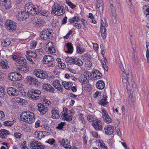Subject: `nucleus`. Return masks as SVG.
Segmentation results:
<instances>
[{
  "instance_id": "338daca9",
  "label": "nucleus",
  "mask_w": 149,
  "mask_h": 149,
  "mask_svg": "<svg viewBox=\"0 0 149 149\" xmlns=\"http://www.w3.org/2000/svg\"><path fill=\"white\" fill-rule=\"evenodd\" d=\"M58 67L61 69H64L66 67L65 65L62 62L58 63Z\"/></svg>"
},
{
  "instance_id": "c03bdc74",
  "label": "nucleus",
  "mask_w": 149,
  "mask_h": 149,
  "mask_svg": "<svg viewBox=\"0 0 149 149\" xmlns=\"http://www.w3.org/2000/svg\"><path fill=\"white\" fill-rule=\"evenodd\" d=\"M107 98L106 96H103V98L99 101V103L104 106H105L107 104Z\"/></svg>"
},
{
  "instance_id": "4c0bfd02",
  "label": "nucleus",
  "mask_w": 149,
  "mask_h": 149,
  "mask_svg": "<svg viewBox=\"0 0 149 149\" xmlns=\"http://www.w3.org/2000/svg\"><path fill=\"white\" fill-rule=\"evenodd\" d=\"M144 13L146 15L147 19L149 20V6L145 5L143 7Z\"/></svg>"
},
{
  "instance_id": "4be33fe9",
  "label": "nucleus",
  "mask_w": 149,
  "mask_h": 149,
  "mask_svg": "<svg viewBox=\"0 0 149 149\" xmlns=\"http://www.w3.org/2000/svg\"><path fill=\"white\" fill-rule=\"evenodd\" d=\"M54 61L53 57L50 55H45L43 57L42 62L43 63L47 64L49 62H52Z\"/></svg>"
},
{
  "instance_id": "6ab92c4d",
  "label": "nucleus",
  "mask_w": 149,
  "mask_h": 149,
  "mask_svg": "<svg viewBox=\"0 0 149 149\" xmlns=\"http://www.w3.org/2000/svg\"><path fill=\"white\" fill-rule=\"evenodd\" d=\"M53 86L56 89L61 92H63V88L60 84V81L58 80H55L53 81L52 84Z\"/></svg>"
},
{
  "instance_id": "6e6552de",
  "label": "nucleus",
  "mask_w": 149,
  "mask_h": 149,
  "mask_svg": "<svg viewBox=\"0 0 149 149\" xmlns=\"http://www.w3.org/2000/svg\"><path fill=\"white\" fill-rule=\"evenodd\" d=\"M16 14L17 18L20 21H22L24 19H27L29 17L28 13L24 11H17Z\"/></svg>"
},
{
  "instance_id": "2eb2a0df",
  "label": "nucleus",
  "mask_w": 149,
  "mask_h": 149,
  "mask_svg": "<svg viewBox=\"0 0 149 149\" xmlns=\"http://www.w3.org/2000/svg\"><path fill=\"white\" fill-rule=\"evenodd\" d=\"M104 130L105 134L108 135L112 134L114 132V127L111 125L106 126L104 128Z\"/></svg>"
},
{
  "instance_id": "69168bd1",
  "label": "nucleus",
  "mask_w": 149,
  "mask_h": 149,
  "mask_svg": "<svg viewBox=\"0 0 149 149\" xmlns=\"http://www.w3.org/2000/svg\"><path fill=\"white\" fill-rule=\"evenodd\" d=\"M101 111V113L102 114V118L109 115L108 113L104 109H102Z\"/></svg>"
},
{
  "instance_id": "a18cd8bd",
  "label": "nucleus",
  "mask_w": 149,
  "mask_h": 149,
  "mask_svg": "<svg viewBox=\"0 0 149 149\" xmlns=\"http://www.w3.org/2000/svg\"><path fill=\"white\" fill-rule=\"evenodd\" d=\"M0 65L2 68L3 69H6L9 68L8 63L4 61H2L1 62Z\"/></svg>"
},
{
  "instance_id": "de8ad7c7",
  "label": "nucleus",
  "mask_w": 149,
  "mask_h": 149,
  "mask_svg": "<svg viewBox=\"0 0 149 149\" xmlns=\"http://www.w3.org/2000/svg\"><path fill=\"white\" fill-rule=\"evenodd\" d=\"M79 20V19L78 17L74 16L70 19V22L71 23H73L75 22H78Z\"/></svg>"
},
{
  "instance_id": "5701e85b",
  "label": "nucleus",
  "mask_w": 149,
  "mask_h": 149,
  "mask_svg": "<svg viewBox=\"0 0 149 149\" xmlns=\"http://www.w3.org/2000/svg\"><path fill=\"white\" fill-rule=\"evenodd\" d=\"M59 142L66 149H69L70 148V142L67 139H62L60 140Z\"/></svg>"
},
{
  "instance_id": "9b49d317",
  "label": "nucleus",
  "mask_w": 149,
  "mask_h": 149,
  "mask_svg": "<svg viewBox=\"0 0 149 149\" xmlns=\"http://www.w3.org/2000/svg\"><path fill=\"white\" fill-rule=\"evenodd\" d=\"M81 58L85 62L86 66V67L90 68L91 66L92 63L91 60V56L90 55L84 54L82 55Z\"/></svg>"
},
{
  "instance_id": "dca6fc26",
  "label": "nucleus",
  "mask_w": 149,
  "mask_h": 149,
  "mask_svg": "<svg viewBox=\"0 0 149 149\" xmlns=\"http://www.w3.org/2000/svg\"><path fill=\"white\" fill-rule=\"evenodd\" d=\"M38 111L42 114H45L47 111V107L41 103L38 104Z\"/></svg>"
},
{
  "instance_id": "cd10ccee",
  "label": "nucleus",
  "mask_w": 149,
  "mask_h": 149,
  "mask_svg": "<svg viewBox=\"0 0 149 149\" xmlns=\"http://www.w3.org/2000/svg\"><path fill=\"white\" fill-rule=\"evenodd\" d=\"M72 63L79 66H81L83 65L82 61L79 58L77 57L73 58L72 60Z\"/></svg>"
},
{
  "instance_id": "052dcab7",
  "label": "nucleus",
  "mask_w": 149,
  "mask_h": 149,
  "mask_svg": "<svg viewBox=\"0 0 149 149\" xmlns=\"http://www.w3.org/2000/svg\"><path fill=\"white\" fill-rule=\"evenodd\" d=\"M111 17L113 19L114 18V19H116V11L114 9H112L111 10Z\"/></svg>"
},
{
  "instance_id": "39448f33",
  "label": "nucleus",
  "mask_w": 149,
  "mask_h": 149,
  "mask_svg": "<svg viewBox=\"0 0 149 149\" xmlns=\"http://www.w3.org/2000/svg\"><path fill=\"white\" fill-rule=\"evenodd\" d=\"M61 114V117L64 120L68 121H70L72 120V116L71 111L67 108L65 107L64 108Z\"/></svg>"
},
{
  "instance_id": "774afa93",
  "label": "nucleus",
  "mask_w": 149,
  "mask_h": 149,
  "mask_svg": "<svg viewBox=\"0 0 149 149\" xmlns=\"http://www.w3.org/2000/svg\"><path fill=\"white\" fill-rule=\"evenodd\" d=\"M14 136L16 138L19 139L21 138L22 134L20 133L16 132L14 133Z\"/></svg>"
},
{
  "instance_id": "a211bd4d",
  "label": "nucleus",
  "mask_w": 149,
  "mask_h": 149,
  "mask_svg": "<svg viewBox=\"0 0 149 149\" xmlns=\"http://www.w3.org/2000/svg\"><path fill=\"white\" fill-rule=\"evenodd\" d=\"M46 132L45 131H36L34 134V136L37 139H40L45 136V135L46 134Z\"/></svg>"
},
{
  "instance_id": "09e8293b",
  "label": "nucleus",
  "mask_w": 149,
  "mask_h": 149,
  "mask_svg": "<svg viewBox=\"0 0 149 149\" xmlns=\"http://www.w3.org/2000/svg\"><path fill=\"white\" fill-rule=\"evenodd\" d=\"M103 119L104 121L107 123L109 124L111 122V118L110 117L109 115L103 117Z\"/></svg>"
},
{
  "instance_id": "680f3d73",
  "label": "nucleus",
  "mask_w": 149,
  "mask_h": 149,
  "mask_svg": "<svg viewBox=\"0 0 149 149\" xmlns=\"http://www.w3.org/2000/svg\"><path fill=\"white\" fill-rule=\"evenodd\" d=\"M87 120L90 122H92L94 121V118H93V116L91 114H89L87 117Z\"/></svg>"
},
{
  "instance_id": "aec40b11",
  "label": "nucleus",
  "mask_w": 149,
  "mask_h": 149,
  "mask_svg": "<svg viewBox=\"0 0 149 149\" xmlns=\"http://www.w3.org/2000/svg\"><path fill=\"white\" fill-rule=\"evenodd\" d=\"M92 125L97 130H101L102 129V123L99 120H97L93 121Z\"/></svg>"
},
{
  "instance_id": "412c9836",
  "label": "nucleus",
  "mask_w": 149,
  "mask_h": 149,
  "mask_svg": "<svg viewBox=\"0 0 149 149\" xmlns=\"http://www.w3.org/2000/svg\"><path fill=\"white\" fill-rule=\"evenodd\" d=\"M34 6L31 3H29L27 4L25 6V12L28 13V15L30 13L33 14V10Z\"/></svg>"
},
{
  "instance_id": "f3484780",
  "label": "nucleus",
  "mask_w": 149,
  "mask_h": 149,
  "mask_svg": "<svg viewBox=\"0 0 149 149\" xmlns=\"http://www.w3.org/2000/svg\"><path fill=\"white\" fill-rule=\"evenodd\" d=\"M105 24L103 22H102L100 26V32L102 36L103 39H105L107 33L105 25L107 26V24Z\"/></svg>"
},
{
  "instance_id": "20e7f679",
  "label": "nucleus",
  "mask_w": 149,
  "mask_h": 149,
  "mask_svg": "<svg viewBox=\"0 0 149 149\" xmlns=\"http://www.w3.org/2000/svg\"><path fill=\"white\" fill-rule=\"evenodd\" d=\"M40 91L38 90L32 89L28 91L27 95L31 99L37 100L40 98Z\"/></svg>"
},
{
  "instance_id": "393cba45",
  "label": "nucleus",
  "mask_w": 149,
  "mask_h": 149,
  "mask_svg": "<svg viewBox=\"0 0 149 149\" xmlns=\"http://www.w3.org/2000/svg\"><path fill=\"white\" fill-rule=\"evenodd\" d=\"M10 134V132L5 129L0 130V138L6 139Z\"/></svg>"
},
{
  "instance_id": "f257e3e1",
  "label": "nucleus",
  "mask_w": 149,
  "mask_h": 149,
  "mask_svg": "<svg viewBox=\"0 0 149 149\" xmlns=\"http://www.w3.org/2000/svg\"><path fill=\"white\" fill-rule=\"evenodd\" d=\"M120 68L121 71L123 72L122 74V79L123 83L126 86L127 89L130 90L132 88L134 84V81L131 74H127L124 72V69L122 63L120 62L119 63Z\"/></svg>"
},
{
  "instance_id": "e2e57ef3",
  "label": "nucleus",
  "mask_w": 149,
  "mask_h": 149,
  "mask_svg": "<svg viewBox=\"0 0 149 149\" xmlns=\"http://www.w3.org/2000/svg\"><path fill=\"white\" fill-rule=\"evenodd\" d=\"M21 147L22 149H27L28 148L27 146L26 142L25 141L21 144Z\"/></svg>"
},
{
  "instance_id": "7ed1b4c3",
  "label": "nucleus",
  "mask_w": 149,
  "mask_h": 149,
  "mask_svg": "<svg viewBox=\"0 0 149 149\" xmlns=\"http://www.w3.org/2000/svg\"><path fill=\"white\" fill-rule=\"evenodd\" d=\"M65 12L64 7L59 4H55L52 8V13L57 16H60Z\"/></svg>"
},
{
  "instance_id": "a19ab883",
  "label": "nucleus",
  "mask_w": 149,
  "mask_h": 149,
  "mask_svg": "<svg viewBox=\"0 0 149 149\" xmlns=\"http://www.w3.org/2000/svg\"><path fill=\"white\" fill-rule=\"evenodd\" d=\"M19 70L21 72H27L29 71V68L26 65H21L19 68Z\"/></svg>"
},
{
  "instance_id": "4d7b16f0",
  "label": "nucleus",
  "mask_w": 149,
  "mask_h": 149,
  "mask_svg": "<svg viewBox=\"0 0 149 149\" xmlns=\"http://www.w3.org/2000/svg\"><path fill=\"white\" fill-rule=\"evenodd\" d=\"M78 117L83 123H85V120L84 118V115L81 113H79L77 115Z\"/></svg>"
},
{
  "instance_id": "3c124183",
  "label": "nucleus",
  "mask_w": 149,
  "mask_h": 149,
  "mask_svg": "<svg viewBox=\"0 0 149 149\" xmlns=\"http://www.w3.org/2000/svg\"><path fill=\"white\" fill-rule=\"evenodd\" d=\"M14 122V121H6L4 122V125L7 126H11L13 125Z\"/></svg>"
},
{
  "instance_id": "603ef678",
  "label": "nucleus",
  "mask_w": 149,
  "mask_h": 149,
  "mask_svg": "<svg viewBox=\"0 0 149 149\" xmlns=\"http://www.w3.org/2000/svg\"><path fill=\"white\" fill-rule=\"evenodd\" d=\"M37 42L36 40H33L30 44V47L31 49H34L36 48L37 45Z\"/></svg>"
},
{
  "instance_id": "4468645a",
  "label": "nucleus",
  "mask_w": 149,
  "mask_h": 149,
  "mask_svg": "<svg viewBox=\"0 0 149 149\" xmlns=\"http://www.w3.org/2000/svg\"><path fill=\"white\" fill-rule=\"evenodd\" d=\"M45 51L50 53H54L55 50L53 47L52 42H49L46 45Z\"/></svg>"
},
{
  "instance_id": "13d9d810",
  "label": "nucleus",
  "mask_w": 149,
  "mask_h": 149,
  "mask_svg": "<svg viewBox=\"0 0 149 149\" xmlns=\"http://www.w3.org/2000/svg\"><path fill=\"white\" fill-rule=\"evenodd\" d=\"M40 14L42 15L45 16L46 17H48L50 16V13L49 12L46 11H42L40 13Z\"/></svg>"
},
{
  "instance_id": "37998d69",
  "label": "nucleus",
  "mask_w": 149,
  "mask_h": 149,
  "mask_svg": "<svg viewBox=\"0 0 149 149\" xmlns=\"http://www.w3.org/2000/svg\"><path fill=\"white\" fill-rule=\"evenodd\" d=\"M17 62L22 64H26V59L24 57L21 56L18 57Z\"/></svg>"
},
{
  "instance_id": "c756f323",
  "label": "nucleus",
  "mask_w": 149,
  "mask_h": 149,
  "mask_svg": "<svg viewBox=\"0 0 149 149\" xmlns=\"http://www.w3.org/2000/svg\"><path fill=\"white\" fill-rule=\"evenodd\" d=\"M62 84L65 88L68 90L72 87V84L70 81H63L62 82Z\"/></svg>"
},
{
  "instance_id": "7c9ffc66",
  "label": "nucleus",
  "mask_w": 149,
  "mask_h": 149,
  "mask_svg": "<svg viewBox=\"0 0 149 149\" xmlns=\"http://www.w3.org/2000/svg\"><path fill=\"white\" fill-rule=\"evenodd\" d=\"M97 143L99 146V149H108L107 147L105 145L103 141L98 140L97 141Z\"/></svg>"
},
{
  "instance_id": "79ce46f5",
  "label": "nucleus",
  "mask_w": 149,
  "mask_h": 149,
  "mask_svg": "<svg viewBox=\"0 0 149 149\" xmlns=\"http://www.w3.org/2000/svg\"><path fill=\"white\" fill-rule=\"evenodd\" d=\"M76 48L77 52L79 54H81L85 52L84 49L79 44L77 45Z\"/></svg>"
},
{
  "instance_id": "b1692460",
  "label": "nucleus",
  "mask_w": 149,
  "mask_h": 149,
  "mask_svg": "<svg viewBox=\"0 0 149 149\" xmlns=\"http://www.w3.org/2000/svg\"><path fill=\"white\" fill-rule=\"evenodd\" d=\"M43 88L45 91L50 92L53 93L54 91V89L53 87L51 85L48 83H45L44 84L42 85Z\"/></svg>"
},
{
  "instance_id": "f704fd0d",
  "label": "nucleus",
  "mask_w": 149,
  "mask_h": 149,
  "mask_svg": "<svg viewBox=\"0 0 149 149\" xmlns=\"http://www.w3.org/2000/svg\"><path fill=\"white\" fill-rule=\"evenodd\" d=\"M44 32L45 33L46 36H48V37L49 39H51L52 37V30L50 29H47V30H43Z\"/></svg>"
},
{
  "instance_id": "a878e982",
  "label": "nucleus",
  "mask_w": 149,
  "mask_h": 149,
  "mask_svg": "<svg viewBox=\"0 0 149 149\" xmlns=\"http://www.w3.org/2000/svg\"><path fill=\"white\" fill-rule=\"evenodd\" d=\"M88 76L87 72H84L83 74L81 75L79 80V81L82 84H86L88 81L87 78Z\"/></svg>"
},
{
  "instance_id": "ddd939ff",
  "label": "nucleus",
  "mask_w": 149,
  "mask_h": 149,
  "mask_svg": "<svg viewBox=\"0 0 149 149\" xmlns=\"http://www.w3.org/2000/svg\"><path fill=\"white\" fill-rule=\"evenodd\" d=\"M26 79L31 84L37 86H40L41 84L40 82L36 78L31 76H27Z\"/></svg>"
},
{
  "instance_id": "9d476101",
  "label": "nucleus",
  "mask_w": 149,
  "mask_h": 149,
  "mask_svg": "<svg viewBox=\"0 0 149 149\" xmlns=\"http://www.w3.org/2000/svg\"><path fill=\"white\" fill-rule=\"evenodd\" d=\"M31 148L33 149H44L45 146L42 144L36 141H33L30 144Z\"/></svg>"
},
{
  "instance_id": "bb28decb",
  "label": "nucleus",
  "mask_w": 149,
  "mask_h": 149,
  "mask_svg": "<svg viewBox=\"0 0 149 149\" xmlns=\"http://www.w3.org/2000/svg\"><path fill=\"white\" fill-rule=\"evenodd\" d=\"M40 51L39 49H36L35 52L31 51H28L26 52V54L29 56L33 58H35L37 56V53Z\"/></svg>"
},
{
  "instance_id": "58836bf2",
  "label": "nucleus",
  "mask_w": 149,
  "mask_h": 149,
  "mask_svg": "<svg viewBox=\"0 0 149 149\" xmlns=\"http://www.w3.org/2000/svg\"><path fill=\"white\" fill-rule=\"evenodd\" d=\"M144 13L146 15L147 19L149 20V6L145 5L143 7Z\"/></svg>"
},
{
  "instance_id": "0e129e2a",
  "label": "nucleus",
  "mask_w": 149,
  "mask_h": 149,
  "mask_svg": "<svg viewBox=\"0 0 149 149\" xmlns=\"http://www.w3.org/2000/svg\"><path fill=\"white\" fill-rule=\"evenodd\" d=\"M41 10H40V8L38 9L36 8V7L33 8V14H38L39 13H40V12Z\"/></svg>"
},
{
  "instance_id": "c9c22d12",
  "label": "nucleus",
  "mask_w": 149,
  "mask_h": 149,
  "mask_svg": "<svg viewBox=\"0 0 149 149\" xmlns=\"http://www.w3.org/2000/svg\"><path fill=\"white\" fill-rule=\"evenodd\" d=\"M66 46L68 50L65 51V52L72 53L73 52V48L71 43H67L66 44Z\"/></svg>"
},
{
  "instance_id": "8fccbe9b",
  "label": "nucleus",
  "mask_w": 149,
  "mask_h": 149,
  "mask_svg": "<svg viewBox=\"0 0 149 149\" xmlns=\"http://www.w3.org/2000/svg\"><path fill=\"white\" fill-rule=\"evenodd\" d=\"M48 37L47 36H46L45 33L43 31L41 32V37L42 39L45 40H48L49 39Z\"/></svg>"
},
{
  "instance_id": "423d86ee",
  "label": "nucleus",
  "mask_w": 149,
  "mask_h": 149,
  "mask_svg": "<svg viewBox=\"0 0 149 149\" xmlns=\"http://www.w3.org/2000/svg\"><path fill=\"white\" fill-rule=\"evenodd\" d=\"M5 25L7 26L8 30L10 32L15 30L17 27V23L10 20H7L5 23Z\"/></svg>"
},
{
  "instance_id": "f03ea898",
  "label": "nucleus",
  "mask_w": 149,
  "mask_h": 149,
  "mask_svg": "<svg viewBox=\"0 0 149 149\" xmlns=\"http://www.w3.org/2000/svg\"><path fill=\"white\" fill-rule=\"evenodd\" d=\"M21 120L29 124L33 123L35 120L34 114L29 111H26L22 112L21 114Z\"/></svg>"
},
{
  "instance_id": "ea45409f",
  "label": "nucleus",
  "mask_w": 149,
  "mask_h": 149,
  "mask_svg": "<svg viewBox=\"0 0 149 149\" xmlns=\"http://www.w3.org/2000/svg\"><path fill=\"white\" fill-rule=\"evenodd\" d=\"M144 13L146 15L147 19L149 20V6L145 5L143 7Z\"/></svg>"
},
{
  "instance_id": "72a5a7b5",
  "label": "nucleus",
  "mask_w": 149,
  "mask_h": 149,
  "mask_svg": "<svg viewBox=\"0 0 149 149\" xmlns=\"http://www.w3.org/2000/svg\"><path fill=\"white\" fill-rule=\"evenodd\" d=\"M11 3H10V0H9L3 3L2 6L4 9H9L11 7Z\"/></svg>"
},
{
  "instance_id": "f8f14e48",
  "label": "nucleus",
  "mask_w": 149,
  "mask_h": 149,
  "mask_svg": "<svg viewBox=\"0 0 149 149\" xmlns=\"http://www.w3.org/2000/svg\"><path fill=\"white\" fill-rule=\"evenodd\" d=\"M7 91L8 95L10 96H17L19 94V92L17 89L11 87L7 88Z\"/></svg>"
},
{
  "instance_id": "2f4dec72",
  "label": "nucleus",
  "mask_w": 149,
  "mask_h": 149,
  "mask_svg": "<svg viewBox=\"0 0 149 149\" xmlns=\"http://www.w3.org/2000/svg\"><path fill=\"white\" fill-rule=\"evenodd\" d=\"M96 86L98 89H102L104 88L105 84L103 81L100 80L97 82Z\"/></svg>"
},
{
  "instance_id": "5fc2aeb1",
  "label": "nucleus",
  "mask_w": 149,
  "mask_h": 149,
  "mask_svg": "<svg viewBox=\"0 0 149 149\" xmlns=\"http://www.w3.org/2000/svg\"><path fill=\"white\" fill-rule=\"evenodd\" d=\"M5 93L4 88L1 86H0V97L3 96Z\"/></svg>"
},
{
  "instance_id": "e433bc0d",
  "label": "nucleus",
  "mask_w": 149,
  "mask_h": 149,
  "mask_svg": "<svg viewBox=\"0 0 149 149\" xmlns=\"http://www.w3.org/2000/svg\"><path fill=\"white\" fill-rule=\"evenodd\" d=\"M11 42L10 40L7 38L3 40L1 42V46L3 47L9 46Z\"/></svg>"
},
{
  "instance_id": "1a4fd4ad",
  "label": "nucleus",
  "mask_w": 149,
  "mask_h": 149,
  "mask_svg": "<svg viewBox=\"0 0 149 149\" xmlns=\"http://www.w3.org/2000/svg\"><path fill=\"white\" fill-rule=\"evenodd\" d=\"M33 74L37 77L41 79H45L47 76L45 72L40 69H35L33 71Z\"/></svg>"
},
{
  "instance_id": "473e14b6",
  "label": "nucleus",
  "mask_w": 149,
  "mask_h": 149,
  "mask_svg": "<svg viewBox=\"0 0 149 149\" xmlns=\"http://www.w3.org/2000/svg\"><path fill=\"white\" fill-rule=\"evenodd\" d=\"M102 2V0H97L96 5V8L100 11L103 10Z\"/></svg>"
},
{
  "instance_id": "49530a36",
  "label": "nucleus",
  "mask_w": 149,
  "mask_h": 149,
  "mask_svg": "<svg viewBox=\"0 0 149 149\" xmlns=\"http://www.w3.org/2000/svg\"><path fill=\"white\" fill-rule=\"evenodd\" d=\"M102 74L98 71L95 70L93 73V76L96 79H99L102 76Z\"/></svg>"
},
{
  "instance_id": "c85d7f7f",
  "label": "nucleus",
  "mask_w": 149,
  "mask_h": 149,
  "mask_svg": "<svg viewBox=\"0 0 149 149\" xmlns=\"http://www.w3.org/2000/svg\"><path fill=\"white\" fill-rule=\"evenodd\" d=\"M52 117L53 119H58L59 117V113L57 110L53 109L51 111Z\"/></svg>"
},
{
  "instance_id": "bf43d9fd",
  "label": "nucleus",
  "mask_w": 149,
  "mask_h": 149,
  "mask_svg": "<svg viewBox=\"0 0 149 149\" xmlns=\"http://www.w3.org/2000/svg\"><path fill=\"white\" fill-rule=\"evenodd\" d=\"M42 102L43 104H46L48 106L50 105L51 104V102L49 100L45 98L42 99Z\"/></svg>"
},
{
  "instance_id": "6e6d98bb",
  "label": "nucleus",
  "mask_w": 149,
  "mask_h": 149,
  "mask_svg": "<svg viewBox=\"0 0 149 149\" xmlns=\"http://www.w3.org/2000/svg\"><path fill=\"white\" fill-rule=\"evenodd\" d=\"M83 89L86 91H88L90 90L91 85L89 84H86L84 86H82Z\"/></svg>"
},
{
  "instance_id": "864d4df0",
  "label": "nucleus",
  "mask_w": 149,
  "mask_h": 149,
  "mask_svg": "<svg viewBox=\"0 0 149 149\" xmlns=\"http://www.w3.org/2000/svg\"><path fill=\"white\" fill-rule=\"evenodd\" d=\"M43 25V22L42 20H40L36 22V25L38 27H41Z\"/></svg>"
},
{
  "instance_id": "0eeeda50",
  "label": "nucleus",
  "mask_w": 149,
  "mask_h": 149,
  "mask_svg": "<svg viewBox=\"0 0 149 149\" xmlns=\"http://www.w3.org/2000/svg\"><path fill=\"white\" fill-rule=\"evenodd\" d=\"M8 77L10 79L13 81H20L22 79V76L21 74L16 72L10 73L8 75Z\"/></svg>"
}]
</instances>
